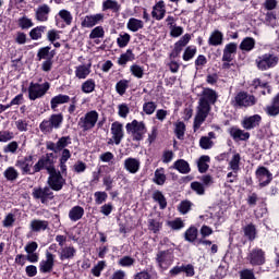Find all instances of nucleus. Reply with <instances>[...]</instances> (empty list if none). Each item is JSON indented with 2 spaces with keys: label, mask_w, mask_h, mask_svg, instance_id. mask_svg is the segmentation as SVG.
Returning <instances> with one entry per match:
<instances>
[{
  "label": "nucleus",
  "mask_w": 279,
  "mask_h": 279,
  "mask_svg": "<svg viewBox=\"0 0 279 279\" xmlns=\"http://www.w3.org/2000/svg\"><path fill=\"white\" fill-rule=\"evenodd\" d=\"M64 123V116L62 113H53L50 116L49 120H44L39 124V130L44 134H51L53 130H60Z\"/></svg>",
  "instance_id": "nucleus-1"
},
{
  "label": "nucleus",
  "mask_w": 279,
  "mask_h": 279,
  "mask_svg": "<svg viewBox=\"0 0 279 279\" xmlns=\"http://www.w3.org/2000/svg\"><path fill=\"white\" fill-rule=\"evenodd\" d=\"M211 109H213L211 105L198 101V106L196 107V114L194 117V123H193L194 132H197V130L202 128V125L204 124V121H206V119L210 114Z\"/></svg>",
  "instance_id": "nucleus-2"
},
{
  "label": "nucleus",
  "mask_w": 279,
  "mask_h": 279,
  "mask_svg": "<svg viewBox=\"0 0 279 279\" xmlns=\"http://www.w3.org/2000/svg\"><path fill=\"white\" fill-rule=\"evenodd\" d=\"M279 58L274 53H264L256 58L255 63L259 71H269V69H274L278 66Z\"/></svg>",
  "instance_id": "nucleus-3"
},
{
  "label": "nucleus",
  "mask_w": 279,
  "mask_h": 279,
  "mask_svg": "<svg viewBox=\"0 0 279 279\" xmlns=\"http://www.w3.org/2000/svg\"><path fill=\"white\" fill-rule=\"evenodd\" d=\"M125 128L128 134H131L133 141H143L145 134H147V126H145V122L142 121L133 120L128 123Z\"/></svg>",
  "instance_id": "nucleus-4"
},
{
  "label": "nucleus",
  "mask_w": 279,
  "mask_h": 279,
  "mask_svg": "<svg viewBox=\"0 0 279 279\" xmlns=\"http://www.w3.org/2000/svg\"><path fill=\"white\" fill-rule=\"evenodd\" d=\"M97 121H99V112L96 110L88 111L78 120V128L83 132H89L97 125Z\"/></svg>",
  "instance_id": "nucleus-5"
},
{
  "label": "nucleus",
  "mask_w": 279,
  "mask_h": 279,
  "mask_svg": "<svg viewBox=\"0 0 279 279\" xmlns=\"http://www.w3.org/2000/svg\"><path fill=\"white\" fill-rule=\"evenodd\" d=\"M175 260V254L173 248H168L166 251H158L156 255V263L160 269H169Z\"/></svg>",
  "instance_id": "nucleus-6"
},
{
  "label": "nucleus",
  "mask_w": 279,
  "mask_h": 279,
  "mask_svg": "<svg viewBox=\"0 0 279 279\" xmlns=\"http://www.w3.org/2000/svg\"><path fill=\"white\" fill-rule=\"evenodd\" d=\"M50 85L48 82L38 84V83H31L28 87V99L31 101H36V99H40L47 95V90H49Z\"/></svg>",
  "instance_id": "nucleus-7"
},
{
  "label": "nucleus",
  "mask_w": 279,
  "mask_h": 279,
  "mask_svg": "<svg viewBox=\"0 0 279 279\" xmlns=\"http://www.w3.org/2000/svg\"><path fill=\"white\" fill-rule=\"evenodd\" d=\"M34 155L25 156L23 159L16 161V167H19L25 175H35L36 165H34Z\"/></svg>",
  "instance_id": "nucleus-8"
},
{
  "label": "nucleus",
  "mask_w": 279,
  "mask_h": 279,
  "mask_svg": "<svg viewBox=\"0 0 279 279\" xmlns=\"http://www.w3.org/2000/svg\"><path fill=\"white\" fill-rule=\"evenodd\" d=\"M66 180L62 177V173L58 170H52L48 177V185L52 191H62Z\"/></svg>",
  "instance_id": "nucleus-9"
},
{
  "label": "nucleus",
  "mask_w": 279,
  "mask_h": 279,
  "mask_svg": "<svg viewBox=\"0 0 279 279\" xmlns=\"http://www.w3.org/2000/svg\"><path fill=\"white\" fill-rule=\"evenodd\" d=\"M246 259L248 260L250 265H252L253 267L265 265V262H266L265 251L258 247L253 248L248 253Z\"/></svg>",
  "instance_id": "nucleus-10"
},
{
  "label": "nucleus",
  "mask_w": 279,
  "mask_h": 279,
  "mask_svg": "<svg viewBox=\"0 0 279 279\" xmlns=\"http://www.w3.org/2000/svg\"><path fill=\"white\" fill-rule=\"evenodd\" d=\"M56 267V255L51 252L46 251V257L39 263L40 274H51Z\"/></svg>",
  "instance_id": "nucleus-11"
},
{
  "label": "nucleus",
  "mask_w": 279,
  "mask_h": 279,
  "mask_svg": "<svg viewBox=\"0 0 279 279\" xmlns=\"http://www.w3.org/2000/svg\"><path fill=\"white\" fill-rule=\"evenodd\" d=\"M255 105H256V97H254L253 95H250L245 92H240L235 96V106H239L240 108H250Z\"/></svg>",
  "instance_id": "nucleus-12"
},
{
  "label": "nucleus",
  "mask_w": 279,
  "mask_h": 279,
  "mask_svg": "<svg viewBox=\"0 0 279 279\" xmlns=\"http://www.w3.org/2000/svg\"><path fill=\"white\" fill-rule=\"evenodd\" d=\"M33 197L40 199L41 204H47L49 199L53 198V191L49 187H35L33 190Z\"/></svg>",
  "instance_id": "nucleus-13"
},
{
  "label": "nucleus",
  "mask_w": 279,
  "mask_h": 279,
  "mask_svg": "<svg viewBox=\"0 0 279 279\" xmlns=\"http://www.w3.org/2000/svg\"><path fill=\"white\" fill-rule=\"evenodd\" d=\"M34 12L38 23H47V21H49V14H51V7L47 3H43L37 5Z\"/></svg>",
  "instance_id": "nucleus-14"
},
{
  "label": "nucleus",
  "mask_w": 279,
  "mask_h": 279,
  "mask_svg": "<svg viewBox=\"0 0 279 279\" xmlns=\"http://www.w3.org/2000/svg\"><path fill=\"white\" fill-rule=\"evenodd\" d=\"M255 175L259 182L260 187L267 186V184H270L271 180H274L271 172L265 167H259L256 170Z\"/></svg>",
  "instance_id": "nucleus-15"
},
{
  "label": "nucleus",
  "mask_w": 279,
  "mask_h": 279,
  "mask_svg": "<svg viewBox=\"0 0 279 279\" xmlns=\"http://www.w3.org/2000/svg\"><path fill=\"white\" fill-rule=\"evenodd\" d=\"M104 19H105L104 13L86 15L85 17H83L81 25L82 27L92 28V27H95V25H99V23H104Z\"/></svg>",
  "instance_id": "nucleus-16"
},
{
  "label": "nucleus",
  "mask_w": 279,
  "mask_h": 279,
  "mask_svg": "<svg viewBox=\"0 0 279 279\" xmlns=\"http://www.w3.org/2000/svg\"><path fill=\"white\" fill-rule=\"evenodd\" d=\"M43 169H46L48 173H51L56 170V167L53 166V161L49 156L41 157L36 163H35V171L36 173L43 171Z\"/></svg>",
  "instance_id": "nucleus-17"
},
{
  "label": "nucleus",
  "mask_w": 279,
  "mask_h": 279,
  "mask_svg": "<svg viewBox=\"0 0 279 279\" xmlns=\"http://www.w3.org/2000/svg\"><path fill=\"white\" fill-rule=\"evenodd\" d=\"M111 135L113 143L116 145H121V141H123V136H125L123 124L121 122L116 121L111 124Z\"/></svg>",
  "instance_id": "nucleus-18"
},
{
  "label": "nucleus",
  "mask_w": 279,
  "mask_h": 279,
  "mask_svg": "<svg viewBox=\"0 0 279 279\" xmlns=\"http://www.w3.org/2000/svg\"><path fill=\"white\" fill-rule=\"evenodd\" d=\"M236 49H239L236 43L227 44L222 50V62H232L236 56Z\"/></svg>",
  "instance_id": "nucleus-19"
},
{
  "label": "nucleus",
  "mask_w": 279,
  "mask_h": 279,
  "mask_svg": "<svg viewBox=\"0 0 279 279\" xmlns=\"http://www.w3.org/2000/svg\"><path fill=\"white\" fill-rule=\"evenodd\" d=\"M262 121L263 117H260V114L248 116L242 120V128H244V130H254V128L260 125Z\"/></svg>",
  "instance_id": "nucleus-20"
},
{
  "label": "nucleus",
  "mask_w": 279,
  "mask_h": 279,
  "mask_svg": "<svg viewBox=\"0 0 279 279\" xmlns=\"http://www.w3.org/2000/svg\"><path fill=\"white\" fill-rule=\"evenodd\" d=\"M198 101L201 104H208V106H214V104L217 102V92L210 88L203 89V93Z\"/></svg>",
  "instance_id": "nucleus-21"
},
{
  "label": "nucleus",
  "mask_w": 279,
  "mask_h": 279,
  "mask_svg": "<svg viewBox=\"0 0 279 279\" xmlns=\"http://www.w3.org/2000/svg\"><path fill=\"white\" fill-rule=\"evenodd\" d=\"M124 169L129 173L135 174L141 171V160L134 157H129L124 160Z\"/></svg>",
  "instance_id": "nucleus-22"
},
{
  "label": "nucleus",
  "mask_w": 279,
  "mask_h": 279,
  "mask_svg": "<svg viewBox=\"0 0 279 279\" xmlns=\"http://www.w3.org/2000/svg\"><path fill=\"white\" fill-rule=\"evenodd\" d=\"M166 14H167L166 4L162 0H160L154 5L151 16L153 19H156V21H162Z\"/></svg>",
  "instance_id": "nucleus-23"
},
{
  "label": "nucleus",
  "mask_w": 279,
  "mask_h": 279,
  "mask_svg": "<svg viewBox=\"0 0 279 279\" xmlns=\"http://www.w3.org/2000/svg\"><path fill=\"white\" fill-rule=\"evenodd\" d=\"M209 47H221L223 45V33L219 29L211 32L208 38Z\"/></svg>",
  "instance_id": "nucleus-24"
},
{
  "label": "nucleus",
  "mask_w": 279,
  "mask_h": 279,
  "mask_svg": "<svg viewBox=\"0 0 279 279\" xmlns=\"http://www.w3.org/2000/svg\"><path fill=\"white\" fill-rule=\"evenodd\" d=\"M189 43H191V34H185L183 35L180 40H178L174 44V48L172 53L174 56H180V53H182V49H184V47H186L189 45Z\"/></svg>",
  "instance_id": "nucleus-25"
},
{
  "label": "nucleus",
  "mask_w": 279,
  "mask_h": 279,
  "mask_svg": "<svg viewBox=\"0 0 279 279\" xmlns=\"http://www.w3.org/2000/svg\"><path fill=\"white\" fill-rule=\"evenodd\" d=\"M230 136L233 141H248L250 140V132H245L236 126H233L229 130Z\"/></svg>",
  "instance_id": "nucleus-26"
},
{
  "label": "nucleus",
  "mask_w": 279,
  "mask_h": 279,
  "mask_svg": "<svg viewBox=\"0 0 279 279\" xmlns=\"http://www.w3.org/2000/svg\"><path fill=\"white\" fill-rule=\"evenodd\" d=\"M31 232H45L49 228V221L33 219L29 225Z\"/></svg>",
  "instance_id": "nucleus-27"
},
{
  "label": "nucleus",
  "mask_w": 279,
  "mask_h": 279,
  "mask_svg": "<svg viewBox=\"0 0 279 279\" xmlns=\"http://www.w3.org/2000/svg\"><path fill=\"white\" fill-rule=\"evenodd\" d=\"M71 101V97L69 95L59 94L51 98L50 108L51 110H57L58 106H62V104H69Z\"/></svg>",
  "instance_id": "nucleus-28"
},
{
  "label": "nucleus",
  "mask_w": 279,
  "mask_h": 279,
  "mask_svg": "<svg viewBox=\"0 0 279 279\" xmlns=\"http://www.w3.org/2000/svg\"><path fill=\"white\" fill-rule=\"evenodd\" d=\"M77 251L73 246H63L59 252L60 260H71V258L75 257Z\"/></svg>",
  "instance_id": "nucleus-29"
},
{
  "label": "nucleus",
  "mask_w": 279,
  "mask_h": 279,
  "mask_svg": "<svg viewBox=\"0 0 279 279\" xmlns=\"http://www.w3.org/2000/svg\"><path fill=\"white\" fill-rule=\"evenodd\" d=\"M75 77L77 80H86L90 75V64H81L75 68Z\"/></svg>",
  "instance_id": "nucleus-30"
},
{
  "label": "nucleus",
  "mask_w": 279,
  "mask_h": 279,
  "mask_svg": "<svg viewBox=\"0 0 279 279\" xmlns=\"http://www.w3.org/2000/svg\"><path fill=\"white\" fill-rule=\"evenodd\" d=\"M143 27H145V23L143 22V20H138L135 17L129 19L126 23V28L133 33L140 32V29H143Z\"/></svg>",
  "instance_id": "nucleus-31"
},
{
  "label": "nucleus",
  "mask_w": 279,
  "mask_h": 279,
  "mask_svg": "<svg viewBox=\"0 0 279 279\" xmlns=\"http://www.w3.org/2000/svg\"><path fill=\"white\" fill-rule=\"evenodd\" d=\"M228 171H241V155L234 153L229 161Z\"/></svg>",
  "instance_id": "nucleus-32"
},
{
  "label": "nucleus",
  "mask_w": 279,
  "mask_h": 279,
  "mask_svg": "<svg viewBox=\"0 0 279 279\" xmlns=\"http://www.w3.org/2000/svg\"><path fill=\"white\" fill-rule=\"evenodd\" d=\"M265 112L268 117H278L279 114V94L274 98L272 104L267 106Z\"/></svg>",
  "instance_id": "nucleus-33"
},
{
  "label": "nucleus",
  "mask_w": 279,
  "mask_h": 279,
  "mask_svg": "<svg viewBox=\"0 0 279 279\" xmlns=\"http://www.w3.org/2000/svg\"><path fill=\"white\" fill-rule=\"evenodd\" d=\"M84 217V208L82 206H74L69 211L70 221H80Z\"/></svg>",
  "instance_id": "nucleus-34"
},
{
  "label": "nucleus",
  "mask_w": 279,
  "mask_h": 279,
  "mask_svg": "<svg viewBox=\"0 0 279 279\" xmlns=\"http://www.w3.org/2000/svg\"><path fill=\"white\" fill-rule=\"evenodd\" d=\"M173 169H177V171H179V173H191V166L189 165V162L184 159H179L173 163Z\"/></svg>",
  "instance_id": "nucleus-35"
},
{
  "label": "nucleus",
  "mask_w": 279,
  "mask_h": 279,
  "mask_svg": "<svg viewBox=\"0 0 279 279\" xmlns=\"http://www.w3.org/2000/svg\"><path fill=\"white\" fill-rule=\"evenodd\" d=\"M153 181L158 186H162L167 182V174H165V168H159L155 171Z\"/></svg>",
  "instance_id": "nucleus-36"
},
{
  "label": "nucleus",
  "mask_w": 279,
  "mask_h": 279,
  "mask_svg": "<svg viewBox=\"0 0 279 279\" xmlns=\"http://www.w3.org/2000/svg\"><path fill=\"white\" fill-rule=\"evenodd\" d=\"M106 10H111V12H119L121 10V4L117 0H105L102 2V12Z\"/></svg>",
  "instance_id": "nucleus-37"
},
{
  "label": "nucleus",
  "mask_w": 279,
  "mask_h": 279,
  "mask_svg": "<svg viewBox=\"0 0 279 279\" xmlns=\"http://www.w3.org/2000/svg\"><path fill=\"white\" fill-rule=\"evenodd\" d=\"M256 47V40L252 37H246L240 44L241 51H252Z\"/></svg>",
  "instance_id": "nucleus-38"
},
{
  "label": "nucleus",
  "mask_w": 279,
  "mask_h": 279,
  "mask_svg": "<svg viewBox=\"0 0 279 279\" xmlns=\"http://www.w3.org/2000/svg\"><path fill=\"white\" fill-rule=\"evenodd\" d=\"M95 87H96L95 80L89 78L81 85V90L82 93H85V95H90V93L95 92Z\"/></svg>",
  "instance_id": "nucleus-39"
},
{
  "label": "nucleus",
  "mask_w": 279,
  "mask_h": 279,
  "mask_svg": "<svg viewBox=\"0 0 279 279\" xmlns=\"http://www.w3.org/2000/svg\"><path fill=\"white\" fill-rule=\"evenodd\" d=\"M134 61V53L132 52V50H126L125 53H122L120 56V58L118 59V64H120V66H125V64H128V62H132Z\"/></svg>",
  "instance_id": "nucleus-40"
},
{
  "label": "nucleus",
  "mask_w": 279,
  "mask_h": 279,
  "mask_svg": "<svg viewBox=\"0 0 279 279\" xmlns=\"http://www.w3.org/2000/svg\"><path fill=\"white\" fill-rule=\"evenodd\" d=\"M3 175L9 182H14V180L19 179V170L14 167H9L4 170Z\"/></svg>",
  "instance_id": "nucleus-41"
},
{
  "label": "nucleus",
  "mask_w": 279,
  "mask_h": 279,
  "mask_svg": "<svg viewBox=\"0 0 279 279\" xmlns=\"http://www.w3.org/2000/svg\"><path fill=\"white\" fill-rule=\"evenodd\" d=\"M46 29H47V26H36L29 32V37L32 38V40H40Z\"/></svg>",
  "instance_id": "nucleus-42"
},
{
  "label": "nucleus",
  "mask_w": 279,
  "mask_h": 279,
  "mask_svg": "<svg viewBox=\"0 0 279 279\" xmlns=\"http://www.w3.org/2000/svg\"><path fill=\"white\" fill-rule=\"evenodd\" d=\"M153 199H155L158 204H159V208L161 210H165V208H167V198L165 197V195L162 194V192L160 191H155L153 193Z\"/></svg>",
  "instance_id": "nucleus-43"
},
{
  "label": "nucleus",
  "mask_w": 279,
  "mask_h": 279,
  "mask_svg": "<svg viewBox=\"0 0 279 279\" xmlns=\"http://www.w3.org/2000/svg\"><path fill=\"white\" fill-rule=\"evenodd\" d=\"M69 158H71V150L64 148L61 153V158H60L61 173H64L66 171V162Z\"/></svg>",
  "instance_id": "nucleus-44"
},
{
  "label": "nucleus",
  "mask_w": 279,
  "mask_h": 279,
  "mask_svg": "<svg viewBox=\"0 0 279 279\" xmlns=\"http://www.w3.org/2000/svg\"><path fill=\"white\" fill-rule=\"evenodd\" d=\"M186 132V124L184 122H177L174 124V134L179 141H184V133Z\"/></svg>",
  "instance_id": "nucleus-45"
},
{
  "label": "nucleus",
  "mask_w": 279,
  "mask_h": 279,
  "mask_svg": "<svg viewBox=\"0 0 279 279\" xmlns=\"http://www.w3.org/2000/svg\"><path fill=\"white\" fill-rule=\"evenodd\" d=\"M51 47L46 46L44 48H40L37 52L38 60H52L53 54H51Z\"/></svg>",
  "instance_id": "nucleus-46"
},
{
  "label": "nucleus",
  "mask_w": 279,
  "mask_h": 279,
  "mask_svg": "<svg viewBox=\"0 0 279 279\" xmlns=\"http://www.w3.org/2000/svg\"><path fill=\"white\" fill-rule=\"evenodd\" d=\"M132 36L128 33L120 34L119 37L117 38V45L120 47V49L125 48L126 45H130Z\"/></svg>",
  "instance_id": "nucleus-47"
},
{
  "label": "nucleus",
  "mask_w": 279,
  "mask_h": 279,
  "mask_svg": "<svg viewBox=\"0 0 279 279\" xmlns=\"http://www.w3.org/2000/svg\"><path fill=\"white\" fill-rule=\"evenodd\" d=\"M58 16L65 25H71V23H73V15L69 12V10L63 9L59 11Z\"/></svg>",
  "instance_id": "nucleus-48"
},
{
  "label": "nucleus",
  "mask_w": 279,
  "mask_h": 279,
  "mask_svg": "<svg viewBox=\"0 0 279 279\" xmlns=\"http://www.w3.org/2000/svg\"><path fill=\"white\" fill-rule=\"evenodd\" d=\"M106 36V31H104V26H96L92 29L89 34L90 40H95L97 38H104Z\"/></svg>",
  "instance_id": "nucleus-49"
},
{
  "label": "nucleus",
  "mask_w": 279,
  "mask_h": 279,
  "mask_svg": "<svg viewBox=\"0 0 279 279\" xmlns=\"http://www.w3.org/2000/svg\"><path fill=\"white\" fill-rule=\"evenodd\" d=\"M17 25L21 29H29V27H34V22L24 15L17 20Z\"/></svg>",
  "instance_id": "nucleus-50"
},
{
  "label": "nucleus",
  "mask_w": 279,
  "mask_h": 279,
  "mask_svg": "<svg viewBox=\"0 0 279 279\" xmlns=\"http://www.w3.org/2000/svg\"><path fill=\"white\" fill-rule=\"evenodd\" d=\"M198 231L195 227H190L185 231V241H189V243H193L197 240Z\"/></svg>",
  "instance_id": "nucleus-51"
},
{
  "label": "nucleus",
  "mask_w": 279,
  "mask_h": 279,
  "mask_svg": "<svg viewBox=\"0 0 279 279\" xmlns=\"http://www.w3.org/2000/svg\"><path fill=\"white\" fill-rule=\"evenodd\" d=\"M192 207H193V203L191 201H182L178 205V210L181 215H186L191 211Z\"/></svg>",
  "instance_id": "nucleus-52"
},
{
  "label": "nucleus",
  "mask_w": 279,
  "mask_h": 279,
  "mask_svg": "<svg viewBox=\"0 0 279 279\" xmlns=\"http://www.w3.org/2000/svg\"><path fill=\"white\" fill-rule=\"evenodd\" d=\"M128 88H130V81L128 80H121L116 85V90L118 95H121V96H123V94L125 93V90H128Z\"/></svg>",
  "instance_id": "nucleus-53"
},
{
  "label": "nucleus",
  "mask_w": 279,
  "mask_h": 279,
  "mask_svg": "<svg viewBox=\"0 0 279 279\" xmlns=\"http://www.w3.org/2000/svg\"><path fill=\"white\" fill-rule=\"evenodd\" d=\"M195 53H197V47L189 46L183 53L184 62H189V60H193V58H195Z\"/></svg>",
  "instance_id": "nucleus-54"
},
{
  "label": "nucleus",
  "mask_w": 279,
  "mask_h": 279,
  "mask_svg": "<svg viewBox=\"0 0 279 279\" xmlns=\"http://www.w3.org/2000/svg\"><path fill=\"white\" fill-rule=\"evenodd\" d=\"M130 71L134 77H137V80L143 78V75H145V70L138 64L131 65Z\"/></svg>",
  "instance_id": "nucleus-55"
},
{
  "label": "nucleus",
  "mask_w": 279,
  "mask_h": 279,
  "mask_svg": "<svg viewBox=\"0 0 279 279\" xmlns=\"http://www.w3.org/2000/svg\"><path fill=\"white\" fill-rule=\"evenodd\" d=\"M214 145H215V143L208 136H202L199 140V147L202 149H213Z\"/></svg>",
  "instance_id": "nucleus-56"
},
{
  "label": "nucleus",
  "mask_w": 279,
  "mask_h": 279,
  "mask_svg": "<svg viewBox=\"0 0 279 279\" xmlns=\"http://www.w3.org/2000/svg\"><path fill=\"white\" fill-rule=\"evenodd\" d=\"M244 234L250 239V241H254L256 239V227L254 225H248L244 228Z\"/></svg>",
  "instance_id": "nucleus-57"
},
{
  "label": "nucleus",
  "mask_w": 279,
  "mask_h": 279,
  "mask_svg": "<svg viewBox=\"0 0 279 279\" xmlns=\"http://www.w3.org/2000/svg\"><path fill=\"white\" fill-rule=\"evenodd\" d=\"M3 151L4 154H16V151H19V142H10L3 147Z\"/></svg>",
  "instance_id": "nucleus-58"
},
{
  "label": "nucleus",
  "mask_w": 279,
  "mask_h": 279,
  "mask_svg": "<svg viewBox=\"0 0 279 279\" xmlns=\"http://www.w3.org/2000/svg\"><path fill=\"white\" fill-rule=\"evenodd\" d=\"M71 144V138L63 136L61 138H59V141L57 142V149L58 151H62L65 149V147H69V145Z\"/></svg>",
  "instance_id": "nucleus-59"
},
{
  "label": "nucleus",
  "mask_w": 279,
  "mask_h": 279,
  "mask_svg": "<svg viewBox=\"0 0 279 279\" xmlns=\"http://www.w3.org/2000/svg\"><path fill=\"white\" fill-rule=\"evenodd\" d=\"M156 108H158V105L154 101H148L143 105V111L145 114H154V112H156Z\"/></svg>",
  "instance_id": "nucleus-60"
},
{
  "label": "nucleus",
  "mask_w": 279,
  "mask_h": 279,
  "mask_svg": "<svg viewBox=\"0 0 279 279\" xmlns=\"http://www.w3.org/2000/svg\"><path fill=\"white\" fill-rule=\"evenodd\" d=\"M168 226L172 230H182L184 228V221L182 218H175L174 220L168 221Z\"/></svg>",
  "instance_id": "nucleus-61"
},
{
  "label": "nucleus",
  "mask_w": 279,
  "mask_h": 279,
  "mask_svg": "<svg viewBox=\"0 0 279 279\" xmlns=\"http://www.w3.org/2000/svg\"><path fill=\"white\" fill-rule=\"evenodd\" d=\"M191 189L197 195H204V193H206V189H205L204 184H202L197 181H194V182L191 183Z\"/></svg>",
  "instance_id": "nucleus-62"
},
{
  "label": "nucleus",
  "mask_w": 279,
  "mask_h": 279,
  "mask_svg": "<svg viewBox=\"0 0 279 279\" xmlns=\"http://www.w3.org/2000/svg\"><path fill=\"white\" fill-rule=\"evenodd\" d=\"M106 269V263L104 260H100L97 263L96 266H94L92 268V274L93 276H95L96 278H99V276H101V270Z\"/></svg>",
  "instance_id": "nucleus-63"
},
{
  "label": "nucleus",
  "mask_w": 279,
  "mask_h": 279,
  "mask_svg": "<svg viewBox=\"0 0 279 279\" xmlns=\"http://www.w3.org/2000/svg\"><path fill=\"white\" fill-rule=\"evenodd\" d=\"M134 263H136V260L130 256H124L122 258L119 259L118 265H120V267H132V265H134Z\"/></svg>",
  "instance_id": "nucleus-64"
}]
</instances>
